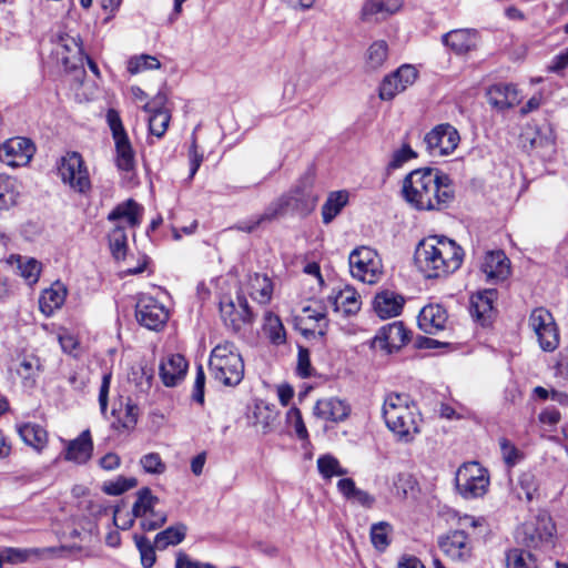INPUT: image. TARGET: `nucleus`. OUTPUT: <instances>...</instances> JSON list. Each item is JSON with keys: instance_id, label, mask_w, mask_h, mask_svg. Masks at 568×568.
Here are the masks:
<instances>
[{"instance_id": "7c9ffc66", "label": "nucleus", "mask_w": 568, "mask_h": 568, "mask_svg": "<svg viewBox=\"0 0 568 568\" xmlns=\"http://www.w3.org/2000/svg\"><path fill=\"white\" fill-rule=\"evenodd\" d=\"M93 443L91 439L90 430H83L75 439L68 443L65 449V459L77 463L85 464L92 456Z\"/></svg>"}, {"instance_id": "423d86ee", "label": "nucleus", "mask_w": 568, "mask_h": 568, "mask_svg": "<svg viewBox=\"0 0 568 568\" xmlns=\"http://www.w3.org/2000/svg\"><path fill=\"white\" fill-rule=\"evenodd\" d=\"M114 141V163L121 172H133L136 166L135 152L123 126L120 113L115 109H109L105 115Z\"/></svg>"}, {"instance_id": "2f4dec72", "label": "nucleus", "mask_w": 568, "mask_h": 568, "mask_svg": "<svg viewBox=\"0 0 568 568\" xmlns=\"http://www.w3.org/2000/svg\"><path fill=\"white\" fill-rule=\"evenodd\" d=\"M337 489L351 504L362 506L366 509H371L375 505V497L366 490L356 487V484L352 478L339 479L337 481Z\"/></svg>"}, {"instance_id": "bb28decb", "label": "nucleus", "mask_w": 568, "mask_h": 568, "mask_svg": "<svg viewBox=\"0 0 568 568\" xmlns=\"http://www.w3.org/2000/svg\"><path fill=\"white\" fill-rule=\"evenodd\" d=\"M405 304V298L390 290L378 292L373 301V308L378 317L386 320L398 316Z\"/></svg>"}, {"instance_id": "4d7b16f0", "label": "nucleus", "mask_w": 568, "mask_h": 568, "mask_svg": "<svg viewBox=\"0 0 568 568\" xmlns=\"http://www.w3.org/2000/svg\"><path fill=\"white\" fill-rule=\"evenodd\" d=\"M416 156V152L408 144H404L400 149L395 150L393 152L387 169L397 170L402 168L406 162H408L412 159H415Z\"/></svg>"}, {"instance_id": "412c9836", "label": "nucleus", "mask_w": 568, "mask_h": 568, "mask_svg": "<svg viewBox=\"0 0 568 568\" xmlns=\"http://www.w3.org/2000/svg\"><path fill=\"white\" fill-rule=\"evenodd\" d=\"M489 104L497 110L511 109L521 102V95L513 83H496L486 92Z\"/></svg>"}, {"instance_id": "bf43d9fd", "label": "nucleus", "mask_w": 568, "mask_h": 568, "mask_svg": "<svg viewBox=\"0 0 568 568\" xmlns=\"http://www.w3.org/2000/svg\"><path fill=\"white\" fill-rule=\"evenodd\" d=\"M255 424L261 425L262 433L267 434L272 430L273 424L276 419V414L270 410L268 407H256L254 413Z\"/></svg>"}, {"instance_id": "603ef678", "label": "nucleus", "mask_w": 568, "mask_h": 568, "mask_svg": "<svg viewBox=\"0 0 568 568\" xmlns=\"http://www.w3.org/2000/svg\"><path fill=\"white\" fill-rule=\"evenodd\" d=\"M149 118V131L156 138H162L169 126L171 115L168 111L151 112Z\"/></svg>"}, {"instance_id": "6e6d98bb", "label": "nucleus", "mask_w": 568, "mask_h": 568, "mask_svg": "<svg viewBox=\"0 0 568 568\" xmlns=\"http://www.w3.org/2000/svg\"><path fill=\"white\" fill-rule=\"evenodd\" d=\"M499 447L503 459L509 467L515 466L523 458V454L519 449L505 437L499 439Z\"/></svg>"}, {"instance_id": "ea45409f", "label": "nucleus", "mask_w": 568, "mask_h": 568, "mask_svg": "<svg viewBox=\"0 0 568 568\" xmlns=\"http://www.w3.org/2000/svg\"><path fill=\"white\" fill-rule=\"evenodd\" d=\"M20 192L14 179L0 174V210H9L18 202Z\"/></svg>"}, {"instance_id": "f704fd0d", "label": "nucleus", "mask_w": 568, "mask_h": 568, "mask_svg": "<svg viewBox=\"0 0 568 568\" xmlns=\"http://www.w3.org/2000/svg\"><path fill=\"white\" fill-rule=\"evenodd\" d=\"M22 440L37 452H41L48 444V432L39 424L26 423L18 427Z\"/></svg>"}, {"instance_id": "4be33fe9", "label": "nucleus", "mask_w": 568, "mask_h": 568, "mask_svg": "<svg viewBox=\"0 0 568 568\" xmlns=\"http://www.w3.org/2000/svg\"><path fill=\"white\" fill-rule=\"evenodd\" d=\"M480 271L487 281H505L510 274V261L503 251H490L485 254Z\"/></svg>"}, {"instance_id": "680f3d73", "label": "nucleus", "mask_w": 568, "mask_h": 568, "mask_svg": "<svg viewBox=\"0 0 568 568\" xmlns=\"http://www.w3.org/2000/svg\"><path fill=\"white\" fill-rule=\"evenodd\" d=\"M204 389H205V373L202 365L196 367V375L192 389V400L199 405H204Z\"/></svg>"}, {"instance_id": "9d476101", "label": "nucleus", "mask_w": 568, "mask_h": 568, "mask_svg": "<svg viewBox=\"0 0 568 568\" xmlns=\"http://www.w3.org/2000/svg\"><path fill=\"white\" fill-rule=\"evenodd\" d=\"M220 313L224 325L235 334H240L253 323V313L246 297L237 294L236 300L224 298L220 302Z\"/></svg>"}, {"instance_id": "c9c22d12", "label": "nucleus", "mask_w": 568, "mask_h": 568, "mask_svg": "<svg viewBox=\"0 0 568 568\" xmlns=\"http://www.w3.org/2000/svg\"><path fill=\"white\" fill-rule=\"evenodd\" d=\"M348 203V192L345 190L331 192L322 206L324 224H329Z\"/></svg>"}, {"instance_id": "6ab92c4d", "label": "nucleus", "mask_w": 568, "mask_h": 568, "mask_svg": "<svg viewBox=\"0 0 568 568\" xmlns=\"http://www.w3.org/2000/svg\"><path fill=\"white\" fill-rule=\"evenodd\" d=\"M539 495V479L530 470L520 473L509 480V498L515 501L531 503Z\"/></svg>"}, {"instance_id": "338daca9", "label": "nucleus", "mask_w": 568, "mask_h": 568, "mask_svg": "<svg viewBox=\"0 0 568 568\" xmlns=\"http://www.w3.org/2000/svg\"><path fill=\"white\" fill-rule=\"evenodd\" d=\"M464 520H469V526L474 530V539L477 541L484 540L486 535L488 534V525L486 523V519L484 517H470L467 515H464Z\"/></svg>"}, {"instance_id": "72a5a7b5", "label": "nucleus", "mask_w": 568, "mask_h": 568, "mask_svg": "<svg viewBox=\"0 0 568 568\" xmlns=\"http://www.w3.org/2000/svg\"><path fill=\"white\" fill-rule=\"evenodd\" d=\"M67 297V288L60 283L55 282L51 287L44 290L40 296L39 305L40 310L47 316L53 314V312L60 308Z\"/></svg>"}, {"instance_id": "ddd939ff", "label": "nucleus", "mask_w": 568, "mask_h": 568, "mask_svg": "<svg viewBox=\"0 0 568 568\" xmlns=\"http://www.w3.org/2000/svg\"><path fill=\"white\" fill-rule=\"evenodd\" d=\"M34 151V144L30 139L12 138L1 144L0 161L12 168L23 166L30 162Z\"/></svg>"}, {"instance_id": "393cba45", "label": "nucleus", "mask_w": 568, "mask_h": 568, "mask_svg": "<svg viewBox=\"0 0 568 568\" xmlns=\"http://www.w3.org/2000/svg\"><path fill=\"white\" fill-rule=\"evenodd\" d=\"M10 371L20 378L23 388L31 389L37 384L41 371V363L39 357L34 355H22L13 361Z\"/></svg>"}, {"instance_id": "a19ab883", "label": "nucleus", "mask_w": 568, "mask_h": 568, "mask_svg": "<svg viewBox=\"0 0 568 568\" xmlns=\"http://www.w3.org/2000/svg\"><path fill=\"white\" fill-rule=\"evenodd\" d=\"M17 263L18 274L23 277L28 284L38 282L41 273V264L33 257L18 255L13 257Z\"/></svg>"}, {"instance_id": "cd10ccee", "label": "nucleus", "mask_w": 568, "mask_h": 568, "mask_svg": "<svg viewBox=\"0 0 568 568\" xmlns=\"http://www.w3.org/2000/svg\"><path fill=\"white\" fill-rule=\"evenodd\" d=\"M447 312L438 304L424 306L417 317L419 328L427 334H436L445 328Z\"/></svg>"}, {"instance_id": "1a4fd4ad", "label": "nucleus", "mask_w": 568, "mask_h": 568, "mask_svg": "<svg viewBox=\"0 0 568 568\" xmlns=\"http://www.w3.org/2000/svg\"><path fill=\"white\" fill-rule=\"evenodd\" d=\"M58 171L63 183L72 190L87 193L91 189L89 172L80 153H67L61 158Z\"/></svg>"}, {"instance_id": "20e7f679", "label": "nucleus", "mask_w": 568, "mask_h": 568, "mask_svg": "<svg viewBox=\"0 0 568 568\" xmlns=\"http://www.w3.org/2000/svg\"><path fill=\"white\" fill-rule=\"evenodd\" d=\"M383 417L387 428L402 442L409 443L419 433L418 408L407 394H388L384 399Z\"/></svg>"}, {"instance_id": "4468645a", "label": "nucleus", "mask_w": 568, "mask_h": 568, "mask_svg": "<svg viewBox=\"0 0 568 568\" xmlns=\"http://www.w3.org/2000/svg\"><path fill=\"white\" fill-rule=\"evenodd\" d=\"M555 527L548 517H538L535 521L525 523L518 531V539L529 548H539L551 542Z\"/></svg>"}, {"instance_id": "a18cd8bd", "label": "nucleus", "mask_w": 568, "mask_h": 568, "mask_svg": "<svg viewBox=\"0 0 568 568\" xmlns=\"http://www.w3.org/2000/svg\"><path fill=\"white\" fill-rule=\"evenodd\" d=\"M508 568H537L536 558L523 549H511L506 555Z\"/></svg>"}, {"instance_id": "39448f33", "label": "nucleus", "mask_w": 568, "mask_h": 568, "mask_svg": "<svg viewBox=\"0 0 568 568\" xmlns=\"http://www.w3.org/2000/svg\"><path fill=\"white\" fill-rule=\"evenodd\" d=\"M209 367L215 381L225 386L240 384L244 376V362L233 343L216 345L210 356Z\"/></svg>"}, {"instance_id": "f3484780", "label": "nucleus", "mask_w": 568, "mask_h": 568, "mask_svg": "<svg viewBox=\"0 0 568 568\" xmlns=\"http://www.w3.org/2000/svg\"><path fill=\"white\" fill-rule=\"evenodd\" d=\"M497 298L495 288H486L473 294L469 300V314L474 322L486 327L491 323L494 303Z\"/></svg>"}, {"instance_id": "a878e982", "label": "nucleus", "mask_w": 568, "mask_h": 568, "mask_svg": "<svg viewBox=\"0 0 568 568\" xmlns=\"http://www.w3.org/2000/svg\"><path fill=\"white\" fill-rule=\"evenodd\" d=\"M189 363L181 354H171L160 364V376L168 387L176 386L186 374Z\"/></svg>"}, {"instance_id": "b1692460", "label": "nucleus", "mask_w": 568, "mask_h": 568, "mask_svg": "<svg viewBox=\"0 0 568 568\" xmlns=\"http://www.w3.org/2000/svg\"><path fill=\"white\" fill-rule=\"evenodd\" d=\"M408 334L409 331L406 329L403 322H393L381 327L375 339L382 348L393 353L409 341Z\"/></svg>"}, {"instance_id": "5701e85b", "label": "nucleus", "mask_w": 568, "mask_h": 568, "mask_svg": "<svg viewBox=\"0 0 568 568\" xmlns=\"http://www.w3.org/2000/svg\"><path fill=\"white\" fill-rule=\"evenodd\" d=\"M159 503V498L154 496L150 488L144 487L138 491L136 500L132 507V518L124 520L122 524L118 523V513L119 510H114L113 521L114 525L121 529H129L133 523L134 518H146L153 510L156 504Z\"/></svg>"}, {"instance_id": "e2e57ef3", "label": "nucleus", "mask_w": 568, "mask_h": 568, "mask_svg": "<svg viewBox=\"0 0 568 568\" xmlns=\"http://www.w3.org/2000/svg\"><path fill=\"white\" fill-rule=\"evenodd\" d=\"M166 519V513L154 509L146 518L140 521V526L144 531H153L162 527Z\"/></svg>"}, {"instance_id": "f8f14e48", "label": "nucleus", "mask_w": 568, "mask_h": 568, "mask_svg": "<svg viewBox=\"0 0 568 568\" xmlns=\"http://www.w3.org/2000/svg\"><path fill=\"white\" fill-rule=\"evenodd\" d=\"M459 141L458 131L448 123L436 125L424 138L427 151L432 156L448 155L457 148Z\"/></svg>"}, {"instance_id": "3c124183", "label": "nucleus", "mask_w": 568, "mask_h": 568, "mask_svg": "<svg viewBox=\"0 0 568 568\" xmlns=\"http://www.w3.org/2000/svg\"><path fill=\"white\" fill-rule=\"evenodd\" d=\"M160 67V61L155 57L149 54L132 57L128 62V71L132 74H136L144 70H155Z\"/></svg>"}, {"instance_id": "0eeeda50", "label": "nucleus", "mask_w": 568, "mask_h": 568, "mask_svg": "<svg viewBox=\"0 0 568 568\" xmlns=\"http://www.w3.org/2000/svg\"><path fill=\"white\" fill-rule=\"evenodd\" d=\"M348 264L352 276L363 283L375 284L383 275L382 258L368 246L354 248L348 256Z\"/></svg>"}, {"instance_id": "69168bd1", "label": "nucleus", "mask_w": 568, "mask_h": 568, "mask_svg": "<svg viewBox=\"0 0 568 568\" xmlns=\"http://www.w3.org/2000/svg\"><path fill=\"white\" fill-rule=\"evenodd\" d=\"M296 371H297V374L303 378L312 376L310 351L302 346H298Z\"/></svg>"}, {"instance_id": "de8ad7c7", "label": "nucleus", "mask_w": 568, "mask_h": 568, "mask_svg": "<svg viewBox=\"0 0 568 568\" xmlns=\"http://www.w3.org/2000/svg\"><path fill=\"white\" fill-rule=\"evenodd\" d=\"M303 314L304 317L302 321L312 320L316 323L323 322V325H318V335L324 336L327 327V323L325 322L327 306L322 304L321 302H314L313 304L303 307Z\"/></svg>"}, {"instance_id": "9b49d317", "label": "nucleus", "mask_w": 568, "mask_h": 568, "mask_svg": "<svg viewBox=\"0 0 568 568\" xmlns=\"http://www.w3.org/2000/svg\"><path fill=\"white\" fill-rule=\"evenodd\" d=\"M135 318L141 326L160 331L169 320V311L153 296L141 294L135 304Z\"/></svg>"}, {"instance_id": "6e6552de", "label": "nucleus", "mask_w": 568, "mask_h": 568, "mask_svg": "<svg viewBox=\"0 0 568 568\" xmlns=\"http://www.w3.org/2000/svg\"><path fill=\"white\" fill-rule=\"evenodd\" d=\"M528 326L535 333L544 352H554L559 346V329L552 314L547 308L532 310L528 318Z\"/></svg>"}, {"instance_id": "c03bdc74", "label": "nucleus", "mask_w": 568, "mask_h": 568, "mask_svg": "<svg viewBox=\"0 0 568 568\" xmlns=\"http://www.w3.org/2000/svg\"><path fill=\"white\" fill-rule=\"evenodd\" d=\"M388 47L383 40L375 41L367 50L366 64L369 69L381 68L387 59Z\"/></svg>"}, {"instance_id": "09e8293b", "label": "nucleus", "mask_w": 568, "mask_h": 568, "mask_svg": "<svg viewBox=\"0 0 568 568\" xmlns=\"http://www.w3.org/2000/svg\"><path fill=\"white\" fill-rule=\"evenodd\" d=\"M138 480L134 477L118 476L115 479L103 483L102 490L110 496H119L135 487Z\"/></svg>"}, {"instance_id": "864d4df0", "label": "nucleus", "mask_w": 568, "mask_h": 568, "mask_svg": "<svg viewBox=\"0 0 568 568\" xmlns=\"http://www.w3.org/2000/svg\"><path fill=\"white\" fill-rule=\"evenodd\" d=\"M459 534L454 532L453 536L440 537L438 540L440 549L452 559L462 558V540Z\"/></svg>"}, {"instance_id": "f257e3e1", "label": "nucleus", "mask_w": 568, "mask_h": 568, "mask_svg": "<svg viewBox=\"0 0 568 568\" xmlns=\"http://www.w3.org/2000/svg\"><path fill=\"white\" fill-rule=\"evenodd\" d=\"M402 195L417 211H442L455 200L448 174L434 168L417 169L403 180Z\"/></svg>"}, {"instance_id": "7ed1b4c3", "label": "nucleus", "mask_w": 568, "mask_h": 568, "mask_svg": "<svg viewBox=\"0 0 568 568\" xmlns=\"http://www.w3.org/2000/svg\"><path fill=\"white\" fill-rule=\"evenodd\" d=\"M317 195L311 190L307 181H302L288 194L280 196L273 201L262 214L251 217L247 221L237 224L236 229L251 233L263 224L271 223L278 216L283 215L287 207L292 206L300 213L307 214L312 212L316 205Z\"/></svg>"}, {"instance_id": "58836bf2", "label": "nucleus", "mask_w": 568, "mask_h": 568, "mask_svg": "<svg viewBox=\"0 0 568 568\" xmlns=\"http://www.w3.org/2000/svg\"><path fill=\"white\" fill-rule=\"evenodd\" d=\"M393 531V526L387 521H378L373 524L369 529V538L373 547L377 551L384 552L390 545V535Z\"/></svg>"}, {"instance_id": "8fccbe9b", "label": "nucleus", "mask_w": 568, "mask_h": 568, "mask_svg": "<svg viewBox=\"0 0 568 568\" xmlns=\"http://www.w3.org/2000/svg\"><path fill=\"white\" fill-rule=\"evenodd\" d=\"M135 546L140 552L141 565L144 568H151L156 560V555L153 545L145 536H134Z\"/></svg>"}, {"instance_id": "473e14b6", "label": "nucleus", "mask_w": 568, "mask_h": 568, "mask_svg": "<svg viewBox=\"0 0 568 568\" xmlns=\"http://www.w3.org/2000/svg\"><path fill=\"white\" fill-rule=\"evenodd\" d=\"M403 6V0H366L362 8V19H385L397 12Z\"/></svg>"}, {"instance_id": "052dcab7", "label": "nucleus", "mask_w": 568, "mask_h": 568, "mask_svg": "<svg viewBox=\"0 0 568 568\" xmlns=\"http://www.w3.org/2000/svg\"><path fill=\"white\" fill-rule=\"evenodd\" d=\"M286 418H287L288 424L293 426L295 434L300 439L308 438V433H307L306 426L303 422L301 410L298 408L292 407L287 412Z\"/></svg>"}, {"instance_id": "2eb2a0df", "label": "nucleus", "mask_w": 568, "mask_h": 568, "mask_svg": "<svg viewBox=\"0 0 568 568\" xmlns=\"http://www.w3.org/2000/svg\"><path fill=\"white\" fill-rule=\"evenodd\" d=\"M54 51L58 60L67 70H74L83 64L84 51L79 34L63 33L59 36Z\"/></svg>"}, {"instance_id": "5fc2aeb1", "label": "nucleus", "mask_w": 568, "mask_h": 568, "mask_svg": "<svg viewBox=\"0 0 568 568\" xmlns=\"http://www.w3.org/2000/svg\"><path fill=\"white\" fill-rule=\"evenodd\" d=\"M121 407L118 408L114 404L111 410V415L119 419L123 428H132L136 424L138 407L134 404H132L131 400H128V403L125 404V415L123 418L121 417Z\"/></svg>"}, {"instance_id": "37998d69", "label": "nucleus", "mask_w": 568, "mask_h": 568, "mask_svg": "<svg viewBox=\"0 0 568 568\" xmlns=\"http://www.w3.org/2000/svg\"><path fill=\"white\" fill-rule=\"evenodd\" d=\"M109 243L112 255L116 260L124 258L128 248V235L122 224H116L109 234Z\"/></svg>"}, {"instance_id": "774afa93", "label": "nucleus", "mask_w": 568, "mask_h": 568, "mask_svg": "<svg viewBox=\"0 0 568 568\" xmlns=\"http://www.w3.org/2000/svg\"><path fill=\"white\" fill-rule=\"evenodd\" d=\"M175 568H216L209 562H200L191 559L189 555L183 551L176 554Z\"/></svg>"}, {"instance_id": "dca6fc26", "label": "nucleus", "mask_w": 568, "mask_h": 568, "mask_svg": "<svg viewBox=\"0 0 568 568\" xmlns=\"http://www.w3.org/2000/svg\"><path fill=\"white\" fill-rule=\"evenodd\" d=\"M417 78V70L410 64L399 67L393 73L386 75L379 85V98L389 101L396 94L406 90Z\"/></svg>"}, {"instance_id": "4c0bfd02", "label": "nucleus", "mask_w": 568, "mask_h": 568, "mask_svg": "<svg viewBox=\"0 0 568 568\" xmlns=\"http://www.w3.org/2000/svg\"><path fill=\"white\" fill-rule=\"evenodd\" d=\"M186 530V526L182 523L170 526L155 536L154 545L158 549L161 550L168 548L169 546H176L184 540Z\"/></svg>"}, {"instance_id": "c756f323", "label": "nucleus", "mask_w": 568, "mask_h": 568, "mask_svg": "<svg viewBox=\"0 0 568 568\" xmlns=\"http://www.w3.org/2000/svg\"><path fill=\"white\" fill-rule=\"evenodd\" d=\"M143 206L136 203L134 200L129 199L118 204L108 215V220L112 222L124 221L130 227H136L142 221Z\"/></svg>"}, {"instance_id": "e433bc0d", "label": "nucleus", "mask_w": 568, "mask_h": 568, "mask_svg": "<svg viewBox=\"0 0 568 568\" xmlns=\"http://www.w3.org/2000/svg\"><path fill=\"white\" fill-rule=\"evenodd\" d=\"M263 333L274 345H283L286 343L285 327L276 314L266 312L263 318Z\"/></svg>"}, {"instance_id": "c85d7f7f", "label": "nucleus", "mask_w": 568, "mask_h": 568, "mask_svg": "<svg viewBox=\"0 0 568 568\" xmlns=\"http://www.w3.org/2000/svg\"><path fill=\"white\" fill-rule=\"evenodd\" d=\"M349 412V405L336 397L320 399L314 407L317 417L336 423L347 418Z\"/></svg>"}, {"instance_id": "aec40b11", "label": "nucleus", "mask_w": 568, "mask_h": 568, "mask_svg": "<svg viewBox=\"0 0 568 568\" xmlns=\"http://www.w3.org/2000/svg\"><path fill=\"white\" fill-rule=\"evenodd\" d=\"M327 303L335 313L342 314L343 316L356 314L361 310L362 305L361 295L349 285H346L336 292L334 291L327 297Z\"/></svg>"}, {"instance_id": "a211bd4d", "label": "nucleus", "mask_w": 568, "mask_h": 568, "mask_svg": "<svg viewBox=\"0 0 568 568\" xmlns=\"http://www.w3.org/2000/svg\"><path fill=\"white\" fill-rule=\"evenodd\" d=\"M464 498L483 497L489 487L488 471L478 463H464Z\"/></svg>"}, {"instance_id": "13d9d810", "label": "nucleus", "mask_w": 568, "mask_h": 568, "mask_svg": "<svg viewBox=\"0 0 568 568\" xmlns=\"http://www.w3.org/2000/svg\"><path fill=\"white\" fill-rule=\"evenodd\" d=\"M140 464L145 473L149 474H163L166 469L165 464L162 462L158 453H149L141 457Z\"/></svg>"}, {"instance_id": "f03ea898", "label": "nucleus", "mask_w": 568, "mask_h": 568, "mask_svg": "<svg viewBox=\"0 0 568 568\" xmlns=\"http://www.w3.org/2000/svg\"><path fill=\"white\" fill-rule=\"evenodd\" d=\"M459 246L445 236L422 240L415 251V263L427 278H437L455 272L462 265Z\"/></svg>"}, {"instance_id": "49530a36", "label": "nucleus", "mask_w": 568, "mask_h": 568, "mask_svg": "<svg viewBox=\"0 0 568 568\" xmlns=\"http://www.w3.org/2000/svg\"><path fill=\"white\" fill-rule=\"evenodd\" d=\"M0 554H1L2 565L4 562L14 565V564H21V562L28 561L31 556H39L40 550L37 548L22 549V548L7 547V548H3L0 551Z\"/></svg>"}, {"instance_id": "79ce46f5", "label": "nucleus", "mask_w": 568, "mask_h": 568, "mask_svg": "<svg viewBox=\"0 0 568 568\" xmlns=\"http://www.w3.org/2000/svg\"><path fill=\"white\" fill-rule=\"evenodd\" d=\"M317 469L326 480L334 476H344L348 473L346 468L341 466L338 459L331 454L321 455L317 458Z\"/></svg>"}, {"instance_id": "0e129e2a", "label": "nucleus", "mask_w": 568, "mask_h": 568, "mask_svg": "<svg viewBox=\"0 0 568 568\" xmlns=\"http://www.w3.org/2000/svg\"><path fill=\"white\" fill-rule=\"evenodd\" d=\"M443 44L454 52L456 55H462V30L454 29L442 37Z\"/></svg>"}]
</instances>
